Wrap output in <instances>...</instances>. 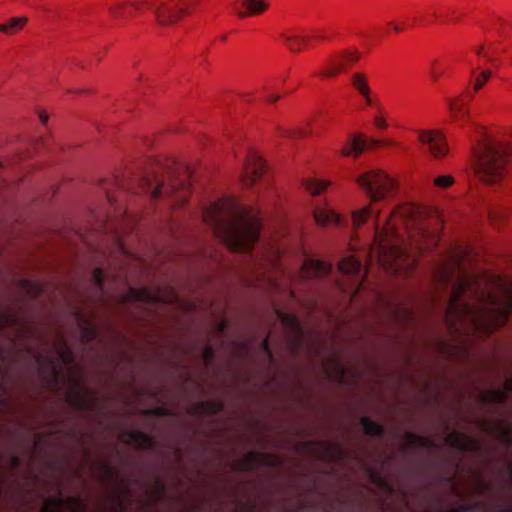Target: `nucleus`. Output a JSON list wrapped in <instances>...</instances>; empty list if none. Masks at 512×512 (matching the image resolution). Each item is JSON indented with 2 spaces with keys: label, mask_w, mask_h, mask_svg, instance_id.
<instances>
[{
  "label": "nucleus",
  "mask_w": 512,
  "mask_h": 512,
  "mask_svg": "<svg viewBox=\"0 0 512 512\" xmlns=\"http://www.w3.org/2000/svg\"><path fill=\"white\" fill-rule=\"evenodd\" d=\"M407 445L413 448H431L432 441L428 437L419 436L415 433L408 432L405 434Z\"/></svg>",
  "instance_id": "nucleus-25"
},
{
  "label": "nucleus",
  "mask_w": 512,
  "mask_h": 512,
  "mask_svg": "<svg viewBox=\"0 0 512 512\" xmlns=\"http://www.w3.org/2000/svg\"><path fill=\"white\" fill-rule=\"evenodd\" d=\"M219 328H220V331L222 332V331L225 329V323H224V322H222V323L220 324V327H219Z\"/></svg>",
  "instance_id": "nucleus-61"
},
{
  "label": "nucleus",
  "mask_w": 512,
  "mask_h": 512,
  "mask_svg": "<svg viewBox=\"0 0 512 512\" xmlns=\"http://www.w3.org/2000/svg\"><path fill=\"white\" fill-rule=\"evenodd\" d=\"M168 175V182L164 181L158 172L152 171L139 176L136 182H123L115 179L114 184L122 192L136 194L143 191L154 199L171 198L175 205L181 206L187 201L190 193L191 172L186 168L182 177L176 171H170Z\"/></svg>",
  "instance_id": "nucleus-3"
},
{
  "label": "nucleus",
  "mask_w": 512,
  "mask_h": 512,
  "mask_svg": "<svg viewBox=\"0 0 512 512\" xmlns=\"http://www.w3.org/2000/svg\"><path fill=\"white\" fill-rule=\"evenodd\" d=\"M364 98H365L367 104H369V105L372 104V99L370 98L369 94H368V97H364Z\"/></svg>",
  "instance_id": "nucleus-59"
},
{
  "label": "nucleus",
  "mask_w": 512,
  "mask_h": 512,
  "mask_svg": "<svg viewBox=\"0 0 512 512\" xmlns=\"http://www.w3.org/2000/svg\"><path fill=\"white\" fill-rule=\"evenodd\" d=\"M224 408L221 401H200L193 408V414L197 416H214L219 414Z\"/></svg>",
  "instance_id": "nucleus-15"
},
{
  "label": "nucleus",
  "mask_w": 512,
  "mask_h": 512,
  "mask_svg": "<svg viewBox=\"0 0 512 512\" xmlns=\"http://www.w3.org/2000/svg\"><path fill=\"white\" fill-rule=\"evenodd\" d=\"M50 363H51V366H52L53 374H54L55 378H57L58 377V371H57L54 363L52 361H50Z\"/></svg>",
  "instance_id": "nucleus-56"
},
{
  "label": "nucleus",
  "mask_w": 512,
  "mask_h": 512,
  "mask_svg": "<svg viewBox=\"0 0 512 512\" xmlns=\"http://www.w3.org/2000/svg\"><path fill=\"white\" fill-rule=\"evenodd\" d=\"M117 477V471L108 466V465H103V478L105 481H110L111 479Z\"/></svg>",
  "instance_id": "nucleus-41"
},
{
  "label": "nucleus",
  "mask_w": 512,
  "mask_h": 512,
  "mask_svg": "<svg viewBox=\"0 0 512 512\" xmlns=\"http://www.w3.org/2000/svg\"><path fill=\"white\" fill-rule=\"evenodd\" d=\"M71 404L80 410H88L91 408L92 404L88 399H84L80 397L78 394H71L69 396Z\"/></svg>",
  "instance_id": "nucleus-34"
},
{
  "label": "nucleus",
  "mask_w": 512,
  "mask_h": 512,
  "mask_svg": "<svg viewBox=\"0 0 512 512\" xmlns=\"http://www.w3.org/2000/svg\"><path fill=\"white\" fill-rule=\"evenodd\" d=\"M458 512H470L472 510V506L470 504H462L457 507Z\"/></svg>",
  "instance_id": "nucleus-51"
},
{
  "label": "nucleus",
  "mask_w": 512,
  "mask_h": 512,
  "mask_svg": "<svg viewBox=\"0 0 512 512\" xmlns=\"http://www.w3.org/2000/svg\"><path fill=\"white\" fill-rule=\"evenodd\" d=\"M22 460L17 455H12L9 459V464L12 469H18L21 466Z\"/></svg>",
  "instance_id": "nucleus-47"
},
{
  "label": "nucleus",
  "mask_w": 512,
  "mask_h": 512,
  "mask_svg": "<svg viewBox=\"0 0 512 512\" xmlns=\"http://www.w3.org/2000/svg\"><path fill=\"white\" fill-rule=\"evenodd\" d=\"M242 5L246 10L237 11L240 18L263 13L268 8L269 3L266 0H243Z\"/></svg>",
  "instance_id": "nucleus-18"
},
{
  "label": "nucleus",
  "mask_w": 512,
  "mask_h": 512,
  "mask_svg": "<svg viewBox=\"0 0 512 512\" xmlns=\"http://www.w3.org/2000/svg\"><path fill=\"white\" fill-rule=\"evenodd\" d=\"M124 435L128 438V440L134 444L138 449H152L156 445L155 439L138 430L125 431Z\"/></svg>",
  "instance_id": "nucleus-14"
},
{
  "label": "nucleus",
  "mask_w": 512,
  "mask_h": 512,
  "mask_svg": "<svg viewBox=\"0 0 512 512\" xmlns=\"http://www.w3.org/2000/svg\"><path fill=\"white\" fill-rule=\"evenodd\" d=\"M328 449L331 450L337 457H342V454L344 453L343 450L339 447H336L332 443L327 444Z\"/></svg>",
  "instance_id": "nucleus-49"
},
{
  "label": "nucleus",
  "mask_w": 512,
  "mask_h": 512,
  "mask_svg": "<svg viewBox=\"0 0 512 512\" xmlns=\"http://www.w3.org/2000/svg\"><path fill=\"white\" fill-rule=\"evenodd\" d=\"M131 295L135 297L137 300H143L145 298L151 299L152 296L147 291H137L134 289H131Z\"/></svg>",
  "instance_id": "nucleus-44"
},
{
  "label": "nucleus",
  "mask_w": 512,
  "mask_h": 512,
  "mask_svg": "<svg viewBox=\"0 0 512 512\" xmlns=\"http://www.w3.org/2000/svg\"><path fill=\"white\" fill-rule=\"evenodd\" d=\"M105 194H106V198H107L108 203L111 206H116L118 200L115 197V195L112 193V191L110 189H108V188H105Z\"/></svg>",
  "instance_id": "nucleus-48"
},
{
  "label": "nucleus",
  "mask_w": 512,
  "mask_h": 512,
  "mask_svg": "<svg viewBox=\"0 0 512 512\" xmlns=\"http://www.w3.org/2000/svg\"><path fill=\"white\" fill-rule=\"evenodd\" d=\"M327 183L323 181H317V180H307L304 183L305 189L311 194V195H318L322 191H324L327 187Z\"/></svg>",
  "instance_id": "nucleus-30"
},
{
  "label": "nucleus",
  "mask_w": 512,
  "mask_h": 512,
  "mask_svg": "<svg viewBox=\"0 0 512 512\" xmlns=\"http://www.w3.org/2000/svg\"><path fill=\"white\" fill-rule=\"evenodd\" d=\"M58 355L64 364H71L74 361L73 351L63 339L60 340Z\"/></svg>",
  "instance_id": "nucleus-29"
},
{
  "label": "nucleus",
  "mask_w": 512,
  "mask_h": 512,
  "mask_svg": "<svg viewBox=\"0 0 512 512\" xmlns=\"http://www.w3.org/2000/svg\"><path fill=\"white\" fill-rule=\"evenodd\" d=\"M303 269L307 275L321 277L330 274L332 270V265L324 261L308 259L305 262Z\"/></svg>",
  "instance_id": "nucleus-16"
},
{
  "label": "nucleus",
  "mask_w": 512,
  "mask_h": 512,
  "mask_svg": "<svg viewBox=\"0 0 512 512\" xmlns=\"http://www.w3.org/2000/svg\"><path fill=\"white\" fill-rule=\"evenodd\" d=\"M509 391H512V376L506 382L504 389H491L481 393L480 401L485 405H504Z\"/></svg>",
  "instance_id": "nucleus-13"
},
{
  "label": "nucleus",
  "mask_w": 512,
  "mask_h": 512,
  "mask_svg": "<svg viewBox=\"0 0 512 512\" xmlns=\"http://www.w3.org/2000/svg\"><path fill=\"white\" fill-rule=\"evenodd\" d=\"M314 219L320 226L340 225L341 219L338 214L329 209H320L314 212Z\"/></svg>",
  "instance_id": "nucleus-19"
},
{
  "label": "nucleus",
  "mask_w": 512,
  "mask_h": 512,
  "mask_svg": "<svg viewBox=\"0 0 512 512\" xmlns=\"http://www.w3.org/2000/svg\"><path fill=\"white\" fill-rule=\"evenodd\" d=\"M39 118L43 124H46L48 121V115L45 112H40Z\"/></svg>",
  "instance_id": "nucleus-53"
},
{
  "label": "nucleus",
  "mask_w": 512,
  "mask_h": 512,
  "mask_svg": "<svg viewBox=\"0 0 512 512\" xmlns=\"http://www.w3.org/2000/svg\"><path fill=\"white\" fill-rule=\"evenodd\" d=\"M261 346H262V349H263L264 353H265V354H266V356L268 357V359H269L270 361H272V360H273V354H272L271 349H270V347H269V342H268V339H267V338H265V339L262 341Z\"/></svg>",
  "instance_id": "nucleus-46"
},
{
  "label": "nucleus",
  "mask_w": 512,
  "mask_h": 512,
  "mask_svg": "<svg viewBox=\"0 0 512 512\" xmlns=\"http://www.w3.org/2000/svg\"><path fill=\"white\" fill-rule=\"evenodd\" d=\"M418 139L423 146L427 147V150L434 157H443L448 152L446 140L439 131H419Z\"/></svg>",
  "instance_id": "nucleus-8"
},
{
  "label": "nucleus",
  "mask_w": 512,
  "mask_h": 512,
  "mask_svg": "<svg viewBox=\"0 0 512 512\" xmlns=\"http://www.w3.org/2000/svg\"><path fill=\"white\" fill-rule=\"evenodd\" d=\"M352 84L355 89L363 96L368 97L370 89L368 86L367 78L362 73H356L352 76Z\"/></svg>",
  "instance_id": "nucleus-26"
},
{
  "label": "nucleus",
  "mask_w": 512,
  "mask_h": 512,
  "mask_svg": "<svg viewBox=\"0 0 512 512\" xmlns=\"http://www.w3.org/2000/svg\"><path fill=\"white\" fill-rule=\"evenodd\" d=\"M98 335L97 329L87 321H84V327H83V340L86 343H89L93 341Z\"/></svg>",
  "instance_id": "nucleus-35"
},
{
  "label": "nucleus",
  "mask_w": 512,
  "mask_h": 512,
  "mask_svg": "<svg viewBox=\"0 0 512 512\" xmlns=\"http://www.w3.org/2000/svg\"><path fill=\"white\" fill-rule=\"evenodd\" d=\"M373 210L370 206L364 207L360 210L354 211L352 214V221L355 227L362 225L371 215Z\"/></svg>",
  "instance_id": "nucleus-28"
},
{
  "label": "nucleus",
  "mask_w": 512,
  "mask_h": 512,
  "mask_svg": "<svg viewBox=\"0 0 512 512\" xmlns=\"http://www.w3.org/2000/svg\"><path fill=\"white\" fill-rule=\"evenodd\" d=\"M104 271L101 268H95L92 273V282L97 288L100 297H103L104 290Z\"/></svg>",
  "instance_id": "nucleus-31"
},
{
  "label": "nucleus",
  "mask_w": 512,
  "mask_h": 512,
  "mask_svg": "<svg viewBox=\"0 0 512 512\" xmlns=\"http://www.w3.org/2000/svg\"><path fill=\"white\" fill-rule=\"evenodd\" d=\"M158 485H159L161 492H163L165 490L164 485L162 483H158Z\"/></svg>",
  "instance_id": "nucleus-62"
},
{
  "label": "nucleus",
  "mask_w": 512,
  "mask_h": 512,
  "mask_svg": "<svg viewBox=\"0 0 512 512\" xmlns=\"http://www.w3.org/2000/svg\"><path fill=\"white\" fill-rule=\"evenodd\" d=\"M205 223L230 250L248 253L259 240L260 222L253 217L230 212L224 215L222 207L215 205L205 214Z\"/></svg>",
  "instance_id": "nucleus-2"
},
{
  "label": "nucleus",
  "mask_w": 512,
  "mask_h": 512,
  "mask_svg": "<svg viewBox=\"0 0 512 512\" xmlns=\"http://www.w3.org/2000/svg\"><path fill=\"white\" fill-rule=\"evenodd\" d=\"M360 188L372 202L386 199L394 190L395 183L381 170H369L357 178Z\"/></svg>",
  "instance_id": "nucleus-6"
},
{
  "label": "nucleus",
  "mask_w": 512,
  "mask_h": 512,
  "mask_svg": "<svg viewBox=\"0 0 512 512\" xmlns=\"http://www.w3.org/2000/svg\"><path fill=\"white\" fill-rule=\"evenodd\" d=\"M40 512H84L82 500L79 497H61L49 499Z\"/></svg>",
  "instance_id": "nucleus-9"
},
{
  "label": "nucleus",
  "mask_w": 512,
  "mask_h": 512,
  "mask_svg": "<svg viewBox=\"0 0 512 512\" xmlns=\"http://www.w3.org/2000/svg\"><path fill=\"white\" fill-rule=\"evenodd\" d=\"M282 37L285 40V45L287 48L295 53H299L303 50L304 45L309 42V36H300V35H286L283 34Z\"/></svg>",
  "instance_id": "nucleus-21"
},
{
  "label": "nucleus",
  "mask_w": 512,
  "mask_h": 512,
  "mask_svg": "<svg viewBox=\"0 0 512 512\" xmlns=\"http://www.w3.org/2000/svg\"><path fill=\"white\" fill-rule=\"evenodd\" d=\"M265 456L254 450L248 452L247 456L243 459L241 466L243 470L252 471L257 465L263 464Z\"/></svg>",
  "instance_id": "nucleus-23"
},
{
  "label": "nucleus",
  "mask_w": 512,
  "mask_h": 512,
  "mask_svg": "<svg viewBox=\"0 0 512 512\" xmlns=\"http://www.w3.org/2000/svg\"><path fill=\"white\" fill-rule=\"evenodd\" d=\"M392 145V142H381L376 139H370L366 140L361 135L353 136L349 143L344 146L341 150L342 155L344 156H351L359 157L360 154L364 151L366 147L368 148H374L378 147L379 145Z\"/></svg>",
  "instance_id": "nucleus-11"
},
{
  "label": "nucleus",
  "mask_w": 512,
  "mask_h": 512,
  "mask_svg": "<svg viewBox=\"0 0 512 512\" xmlns=\"http://www.w3.org/2000/svg\"><path fill=\"white\" fill-rule=\"evenodd\" d=\"M475 170L478 177L486 183L500 181L512 159L511 149L502 141L484 137L474 149Z\"/></svg>",
  "instance_id": "nucleus-4"
},
{
  "label": "nucleus",
  "mask_w": 512,
  "mask_h": 512,
  "mask_svg": "<svg viewBox=\"0 0 512 512\" xmlns=\"http://www.w3.org/2000/svg\"><path fill=\"white\" fill-rule=\"evenodd\" d=\"M374 123L380 129H385L387 127L386 121L384 119L380 118V117H376L374 119Z\"/></svg>",
  "instance_id": "nucleus-50"
},
{
  "label": "nucleus",
  "mask_w": 512,
  "mask_h": 512,
  "mask_svg": "<svg viewBox=\"0 0 512 512\" xmlns=\"http://www.w3.org/2000/svg\"><path fill=\"white\" fill-rule=\"evenodd\" d=\"M394 31L395 32H401L403 30V27L399 26V25H394Z\"/></svg>",
  "instance_id": "nucleus-57"
},
{
  "label": "nucleus",
  "mask_w": 512,
  "mask_h": 512,
  "mask_svg": "<svg viewBox=\"0 0 512 512\" xmlns=\"http://www.w3.org/2000/svg\"><path fill=\"white\" fill-rule=\"evenodd\" d=\"M280 99L279 95L273 94L267 97V101L273 103Z\"/></svg>",
  "instance_id": "nucleus-54"
},
{
  "label": "nucleus",
  "mask_w": 512,
  "mask_h": 512,
  "mask_svg": "<svg viewBox=\"0 0 512 512\" xmlns=\"http://www.w3.org/2000/svg\"><path fill=\"white\" fill-rule=\"evenodd\" d=\"M202 358L206 365H209L215 358V351L210 345L204 346L202 350Z\"/></svg>",
  "instance_id": "nucleus-40"
},
{
  "label": "nucleus",
  "mask_w": 512,
  "mask_h": 512,
  "mask_svg": "<svg viewBox=\"0 0 512 512\" xmlns=\"http://www.w3.org/2000/svg\"><path fill=\"white\" fill-rule=\"evenodd\" d=\"M446 442L460 452H478L480 450V444L476 440L460 432L449 434Z\"/></svg>",
  "instance_id": "nucleus-12"
},
{
  "label": "nucleus",
  "mask_w": 512,
  "mask_h": 512,
  "mask_svg": "<svg viewBox=\"0 0 512 512\" xmlns=\"http://www.w3.org/2000/svg\"><path fill=\"white\" fill-rule=\"evenodd\" d=\"M447 512H458V509H457V507H455V508L448 510Z\"/></svg>",
  "instance_id": "nucleus-63"
},
{
  "label": "nucleus",
  "mask_w": 512,
  "mask_h": 512,
  "mask_svg": "<svg viewBox=\"0 0 512 512\" xmlns=\"http://www.w3.org/2000/svg\"><path fill=\"white\" fill-rule=\"evenodd\" d=\"M451 277L452 276L449 274L447 268L443 267L439 275V281L442 282L443 284H448L450 282Z\"/></svg>",
  "instance_id": "nucleus-45"
},
{
  "label": "nucleus",
  "mask_w": 512,
  "mask_h": 512,
  "mask_svg": "<svg viewBox=\"0 0 512 512\" xmlns=\"http://www.w3.org/2000/svg\"><path fill=\"white\" fill-rule=\"evenodd\" d=\"M491 77V71L490 70H484L482 71L480 74H478L475 78V83H474V91H479L485 84L486 82L490 79Z\"/></svg>",
  "instance_id": "nucleus-36"
},
{
  "label": "nucleus",
  "mask_w": 512,
  "mask_h": 512,
  "mask_svg": "<svg viewBox=\"0 0 512 512\" xmlns=\"http://www.w3.org/2000/svg\"><path fill=\"white\" fill-rule=\"evenodd\" d=\"M266 172L264 160L254 152L247 155L243 181L246 185L254 184Z\"/></svg>",
  "instance_id": "nucleus-10"
},
{
  "label": "nucleus",
  "mask_w": 512,
  "mask_h": 512,
  "mask_svg": "<svg viewBox=\"0 0 512 512\" xmlns=\"http://www.w3.org/2000/svg\"><path fill=\"white\" fill-rule=\"evenodd\" d=\"M361 261L354 256L343 258L338 265L339 270L344 274L358 275L361 271Z\"/></svg>",
  "instance_id": "nucleus-20"
},
{
  "label": "nucleus",
  "mask_w": 512,
  "mask_h": 512,
  "mask_svg": "<svg viewBox=\"0 0 512 512\" xmlns=\"http://www.w3.org/2000/svg\"><path fill=\"white\" fill-rule=\"evenodd\" d=\"M448 105L450 111L454 114L455 120H460L468 116V109L461 98H459L457 102L449 100Z\"/></svg>",
  "instance_id": "nucleus-27"
},
{
  "label": "nucleus",
  "mask_w": 512,
  "mask_h": 512,
  "mask_svg": "<svg viewBox=\"0 0 512 512\" xmlns=\"http://www.w3.org/2000/svg\"><path fill=\"white\" fill-rule=\"evenodd\" d=\"M496 285L503 294V300L488 294L487 298L493 306L492 309L485 308L481 312H476L469 304L462 301L463 294L470 288V282L464 277L459 279L449 298V312L457 315H469L477 329L485 333H492L505 325L512 313V282L498 277Z\"/></svg>",
  "instance_id": "nucleus-1"
},
{
  "label": "nucleus",
  "mask_w": 512,
  "mask_h": 512,
  "mask_svg": "<svg viewBox=\"0 0 512 512\" xmlns=\"http://www.w3.org/2000/svg\"><path fill=\"white\" fill-rule=\"evenodd\" d=\"M454 183V178L451 175H442L434 180V184L440 188H448Z\"/></svg>",
  "instance_id": "nucleus-39"
},
{
  "label": "nucleus",
  "mask_w": 512,
  "mask_h": 512,
  "mask_svg": "<svg viewBox=\"0 0 512 512\" xmlns=\"http://www.w3.org/2000/svg\"><path fill=\"white\" fill-rule=\"evenodd\" d=\"M500 433H501L503 438L509 439V437H510V429L509 428L501 427L500 428Z\"/></svg>",
  "instance_id": "nucleus-52"
},
{
  "label": "nucleus",
  "mask_w": 512,
  "mask_h": 512,
  "mask_svg": "<svg viewBox=\"0 0 512 512\" xmlns=\"http://www.w3.org/2000/svg\"><path fill=\"white\" fill-rule=\"evenodd\" d=\"M484 57L487 61L491 62V63H495V58L493 57V55H491L490 53H485L484 54Z\"/></svg>",
  "instance_id": "nucleus-55"
},
{
  "label": "nucleus",
  "mask_w": 512,
  "mask_h": 512,
  "mask_svg": "<svg viewBox=\"0 0 512 512\" xmlns=\"http://www.w3.org/2000/svg\"><path fill=\"white\" fill-rule=\"evenodd\" d=\"M358 58L359 55L357 52H345L338 56L337 61L339 63L332 64L331 67L327 71L322 72L321 75L323 77H334L340 72L341 66L354 63Z\"/></svg>",
  "instance_id": "nucleus-17"
},
{
  "label": "nucleus",
  "mask_w": 512,
  "mask_h": 512,
  "mask_svg": "<svg viewBox=\"0 0 512 512\" xmlns=\"http://www.w3.org/2000/svg\"><path fill=\"white\" fill-rule=\"evenodd\" d=\"M23 286L27 290V293L33 298L39 297L40 294L42 293V288L38 285L31 283L29 280H24Z\"/></svg>",
  "instance_id": "nucleus-38"
},
{
  "label": "nucleus",
  "mask_w": 512,
  "mask_h": 512,
  "mask_svg": "<svg viewBox=\"0 0 512 512\" xmlns=\"http://www.w3.org/2000/svg\"><path fill=\"white\" fill-rule=\"evenodd\" d=\"M443 70L442 69H438L436 67V62L434 61L432 63V67L430 68V71H429V74H430V77L434 80V81H438L439 78L441 77V75L443 74Z\"/></svg>",
  "instance_id": "nucleus-42"
},
{
  "label": "nucleus",
  "mask_w": 512,
  "mask_h": 512,
  "mask_svg": "<svg viewBox=\"0 0 512 512\" xmlns=\"http://www.w3.org/2000/svg\"><path fill=\"white\" fill-rule=\"evenodd\" d=\"M360 422L363 427V431L366 435L378 436V437H381L384 435L383 426L377 422H374L369 417H362Z\"/></svg>",
  "instance_id": "nucleus-24"
},
{
  "label": "nucleus",
  "mask_w": 512,
  "mask_h": 512,
  "mask_svg": "<svg viewBox=\"0 0 512 512\" xmlns=\"http://www.w3.org/2000/svg\"><path fill=\"white\" fill-rule=\"evenodd\" d=\"M215 205H219L220 207H222V210L224 211V215H229L230 212H236L238 215H243L241 212L237 211L236 208L230 207V206H233V203L229 204L225 201H219V202L211 204L208 208H206L203 211L202 217H203L204 222H205V214L207 212H209Z\"/></svg>",
  "instance_id": "nucleus-33"
},
{
  "label": "nucleus",
  "mask_w": 512,
  "mask_h": 512,
  "mask_svg": "<svg viewBox=\"0 0 512 512\" xmlns=\"http://www.w3.org/2000/svg\"><path fill=\"white\" fill-rule=\"evenodd\" d=\"M147 413L155 416H167L169 415V410L166 407H156L148 410Z\"/></svg>",
  "instance_id": "nucleus-43"
},
{
  "label": "nucleus",
  "mask_w": 512,
  "mask_h": 512,
  "mask_svg": "<svg viewBox=\"0 0 512 512\" xmlns=\"http://www.w3.org/2000/svg\"><path fill=\"white\" fill-rule=\"evenodd\" d=\"M112 512H124L125 511V504L121 496L113 490L112 495Z\"/></svg>",
  "instance_id": "nucleus-37"
},
{
  "label": "nucleus",
  "mask_w": 512,
  "mask_h": 512,
  "mask_svg": "<svg viewBox=\"0 0 512 512\" xmlns=\"http://www.w3.org/2000/svg\"><path fill=\"white\" fill-rule=\"evenodd\" d=\"M277 314H278L279 318L281 319V321L283 322V324H285L286 326H290L291 328H293L296 331H300L299 321L294 315L280 312V311H277Z\"/></svg>",
  "instance_id": "nucleus-32"
},
{
  "label": "nucleus",
  "mask_w": 512,
  "mask_h": 512,
  "mask_svg": "<svg viewBox=\"0 0 512 512\" xmlns=\"http://www.w3.org/2000/svg\"><path fill=\"white\" fill-rule=\"evenodd\" d=\"M395 234V227L390 222H387L386 226L381 230L377 226L375 230V244L378 246L379 254L386 255L389 253L394 260H400L404 256V251L389 241V238Z\"/></svg>",
  "instance_id": "nucleus-7"
},
{
  "label": "nucleus",
  "mask_w": 512,
  "mask_h": 512,
  "mask_svg": "<svg viewBox=\"0 0 512 512\" xmlns=\"http://www.w3.org/2000/svg\"><path fill=\"white\" fill-rule=\"evenodd\" d=\"M483 49H484V48H483L482 46L478 47V48L476 49V53H477L478 55L482 54V53H483Z\"/></svg>",
  "instance_id": "nucleus-58"
},
{
  "label": "nucleus",
  "mask_w": 512,
  "mask_h": 512,
  "mask_svg": "<svg viewBox=\"0 0 512 512\" xmlns=\"http://www.w3.org/2000/svg\"><path fill=\"white\" fill-rule=\"evenodd\" d=\"M73 93H84L85 90H75V91H72Z\"/></svg>",
  "instance_id": "nucleus-64"
},
{
  "label": "nucleus",
  "mask_w": 512,
  "mask_h": 512,
  "mask_svg": "<svg viewBox=\"0 0 512 512\" xmlns=\"http://www.w3.org/2000/svg\"><path fill=\"white\" fill-rule=\"evenodd\" d=\"M26 23V17L11 18L8 22L0 24V32L8 35L14 34L21 30Z\"/></svg>",
  "instance_id": "nucleus-22"
},
{
  "label": "nucleus",
  "mask_w": 512,
  "mask_h": 512,
  "mask_svg": "<svg viewBox=\"0 0 512 512\" xmlns=\"http://www.w3.org/2000/svg\"><path fill=\"white\" fill-rule=\"evenodd\" d=\"M196 0H188L187 3L180 5L177 0H153V1H137L132 3L118 2L108 7V12L112 18L127 19L133 15L135 11L150 9L155 17L156 22L161 25H169L176 22L182 15L189 13L192 6L196 5Z\"/></svg>",
  "instance_id": "nucleus-5"
},
{
  "label": "nucleus",
  "mask_w": 512,
  "mask_h": 512,
  "mask_svg": "<svg viewBox=\"0 0 512 512\" xmlns=\"http://www.w3.org/2000/svg\"><path fill=\"white\" fill-rule=\"evenodd\" d=\"M315 38L319 39V40H324L326 39V37L324 35H316Z\"/></svg>",
  "instance_id": "nucleus-60"
}]
</instances>
